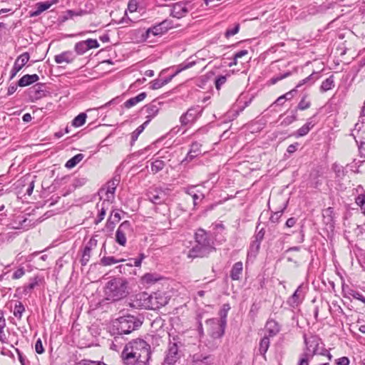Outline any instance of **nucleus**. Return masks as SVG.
Returning <instances> with one entry per match:
<instances>
[{"label":"nucleus","instance_id":"nucleus-59","mask_svg":"<svg viewBox=\"0 0 365 365\" xmlns=\"http://www.w3.org/2000/svg\"><path fill=\"white\" fill-rule=\"evenodd\" d=\"M25 274L24 268H19L13 274V279H17L21 278Z\"/></svg>","mask_w":365,"mask_h":365},{"label":"nucleus","instance_id":"nucleus-13","mask_svg":"<svg viewBox=\"0 0 365 365\" xmlns=\"http://www.w3.org/2000/svg\"><path fill=\"white\" fill-rule=\"evenodd\" d=\"M148 199L153 204H161L164 202L168 195L166 192L160 188H152L147 192Z\"/></svg>","mask_w":365,"mask_h":365},{"label":"nucleus","instance_id":"nucleus-17","mask_svg":"<svg viewBox=\"0 0 365 365\" xmlns=\"http://www.w3.org/2000/svg\"><path fill=\"white\" fill-rule=\"evenodd\" d=\"M96 245L97 240L91 239L85 245L81 259V263L82 266H86L88 264L91 257V250L93 249V247H96Z\"/></svg>","mask_w":365,"mask_h":365},{"label":"nucleus","instance_id":"nucleus-50","mask_svg":"<svg viewBox=\"0 0 365 365\" xmlns=\"http://www.w3.org/2000/svg\"><path fill=\"white\" fill-rule=\"evenodd\" d=\"M239 29H240V25H239V24H236V25L235 26V27H234V28H232V29H228L226 31V32H225V36H226L227 38H229V37H230V36H232L235 35L236 34H237V33H238Z\"/></svg>","mask_w":365,"mask_h":365},{"label":"nucleus","instance_id":"nucleus-61","mask_svg":"<svg viewBox=\"0 0 365 365\" xmlns=\"http://www.w3.org/2000/svg\"><path fill=\"white\" fill-rule=\"evenodd\" d=\"M188 194L190 195L192 197L194 206L197 205V200L199 199H202L204 197L203 195H198L196 193H193L192 192H190V191L188 192Z\"/></svg>","mask_w":365,"mask_h":365},{"label":"nucleus","instance_id":"nucleus-26","mask_svg":"<svg viewBox=\"0 0 365 365\" xmlns=\"http://www.w3.org/2000/svg\"><path fill=\"white\" fill-rule=\"evenodd\" d=\"M147 96L146 93L143 92L139 93L135 97L131 98L124 103V106L126 108H130L135 106L137 103L143 101Z\"/></svg>","mask_w":365,"mask_h":365},{"label":"nucleus","instance_id":"nucleus-40","mask_svg":"<svg viewBox=\"0 0 365 365\" xmlns=\"http://www.w3.org/2000/svg\"><path fill=\"white\" fill-rule=\"evenodd\" d=\"M313 124L312 122H307L306 124H304L302 127H301L297 130V135L298 136H304L307 135L309 131L311 130V128L313 127Z\"/></svg>","mask_w":365,"mask_h":365},{"label":"nucleus","instance_id":"nucleus-23","mask_svg":"<svg viewBox=\"0 0 365 365\" xmlns=\"http://www.w3.org/2000/svg\"><path fill=\"white\" fill-rule=\"evenodd\" d=\"M51 5L52 4L48 1L38 2L36 4V10L30 12V16L36 17L39 16L42 12L48 9Z\"/></svg>","mask_w":365,"mask_h":365},{"label":"nucleus","instance_id":"nucleus-51","mask_svg":"<svg viewBox=\"0 0 365 365\" xmlns=\"http://www.w3.org/2000/svg\"><path fill=\"white\" fill-rule=\"evenodd\" d=\"M290 75H291L290 72H286L285 73H284L282 75H280V76H278L271 78L270 82L272 84H275L279 81H281V80L289 76Z\"/></svg>","mask_w":365,"mask_h":365},{"label":"nucleus","instance_id":"nucleus-8","mask_svg":"<svg viewBox=\"0 0 365 365\" xmlns=\"http://www.w3.org/2000/svg\"><path fill=\"white\" fill-rule=\"evenodd\" d=\"M144 300L148 302L145 307L150 309H159L168 304V297L163 292H154L150 295L143 294Z\"/></svg>","mask_w":365,"mask_h":365},{"label":"nucleus","instance_id":"nucleus-47","mask_svg":"<svg viewBox=\"0 0 365 365\" xmlns=\"http://www.w3.org/2000/svg\"><path fill=\"white\" fill-rule=\"evenodd\" d=\"M230 76V75L227 76H220L215 80V88L217 90H220L221 86L225 83L227 81V77Z\"/></svg>","mask_w":365,"mask_h":365},{"label":"nucleus","instance_id":"nucleus-52","mask_svg":"<svg viewBox=\"0 0 365 365\" xmlns=\"http://www.w3.org/2000/svg\"><path fill=\"white\" fill-rule=\"evenodd\" d=\"M143 279L144 282L147 283H153L158 280L156 277H154L153 274L147 273L143 277Z\"/></svg>","mask_w":365,"mask_h":365},{"label":"nucleus","instance_id":"nucleus-22","mask_svg":"<svg viewBox=\"0 0 365 365\" xmlns=\"http://www.w3.org/2000/svg\"><path fill=\"white\" fill-rule=\"evenodd\" d=\"M38 79L39 77L37 74H26L19 79L18 82V86L20 87L27 86L32 84L33 83L38 81Z\"/></svg>","mask_w":365,"mask_h":365},{"label":"nucleus","instance_id":"nucleus-53","mask_svg":"<svg viewBox=\"0 0 365 365\" xmlns=\"http://www.w3.org/2000/svg\"><path fill=\"white\" fill-rule=\"evenodd\" d=\"M309 106H310V102H309V101H307L305 100V98H303L300 101V102L299 103V104H298V108H299V110H305V109H307V108H309Z\"/></svg>","mask_w":365,"mask_h":365},{"label":"nucleus","instance_id":"nucleus-12","mask_svg":"<svg viewBox=\"0 0 365 365\" xmlns=\"http://www.w3.org/2000/svg\"><path fill=\"white\" fill-rule=\"evenodd\" d=\"M179 359L180 355L177 342L170 341L168 350L165 352L164 363L168 365H174Z\"/></svg>","mask_w":365,"mask_h":365},{"label":"nucleus","instance_id":"nucleus-25","mask_svg":"<svg viewBox=\"0 0 365 365\" xmlns=\"http://www.w3.org/2000/svg\"><path fill=\"white\" fill-rule=\"evenodd\" d=\"M243 270V264L242 262H237L234 264L230 271V277L232 280H239Z\"/></svg>","mask_w":365,"mask_h":365},{"label":"nucleus","instance_id":"nucleus-15","mask_svg":"<svg viewBox=\"0 0 365 365\" xmlns=\"http://www.w3.org/2000/svg\"><path fill=\"white\" fill-rule=\"evenodd\" d=\"M304 299V292L302 285L299 286L294 294L287 299V304L292 308L297 307Z\"/></svg>","mask_w":365,"mask_h":365},{"label":"nucleus","instance_id":"nucleus-2","mask_svg":"<svg viewBox=\"0 0 365 365\" xmlns=\"http://www.w3.org/2000/svg\"><path fill=\"white\" fill-rule=\"evenodd\" d=\"M195 245L188 251V258L205 257L215 250L211 234L205 230L198 229L195 232Z\"/></svg>","mask_w":365,"mask_h":365},{"label":"nucleus","instance_id":"nucleus-38","mask_svg":"<svg viewBox=\"0 0 365 365\" xmlns=\"http://www.w3.org/2000/svg\"><path fill=\"white\" fill-rule=\"evenodd\" d=\"M89 12L86 10L79 9L78 11L68 10L66 11L67 19H73L74 16H82L88 14Z\"/></svg>","mask_w":365,"mask_h":365},{"label":"nucleus","instance_id":"nucleus-30","mask_svg":"<svg viewBox=\"0 0 365 365\" xmlns=\"http://www.w3.org/2000/svg\"><path fill=\"white\" fill-rule=\"evenodd\" d=\"M269 347V337L267 336H264L259 342V351L260 354L264 356Z\"/></svg>","mask_w":365,"mask_h":365},{"label":"nucleus","instance_id":"nucleus-20","mask_svg":"<svg viewBox=\"0 0 365 365\" xmlns=\"http://www.w3.org/2000/svg\"><path fill=\"white\" fill-rule=\"evenodd\" d=\"M111 203L109 200H103L101 203L97 204L98 214L97 219L95 220L96 224H98L104 219L106 211L108 210Z\"/></svg>","mask_w":365,"mask_h":365},{"label":"nucleus","instance_id":"nucleus-10","mask_svg":"<svg viewBox=\"0 0 365 365\" xmlns=\"http://www.w3.org/2000/svg\"><path fill=\"white\" fill-rule=\"evenodd\" d=\"M194 9V5L191 1H181L173 4L171 15L173 17L180 19Z\"/></svg>","mask_w":365,"mask_h":365},{"label":"nucleus","instance_id":"nucleus-6","mask_svg":"<svg viewBox=\"0 0 365 365\" xmlns=\"http://www.w3.org/2000/svg\"><path fill=\"white\" fill-rule=\"evenodd\" d=\"M354 131L356 135L353 133L356 143L359 145V152L361 157L365 158V115L361 113L359 117V123L355 125Z\"/></svg>","mask_w":365,"mask_h":365},{"label":"nucleus","instance_id":"nucleus-28","mask_svg":"<svg viewBox=\"0 0 365 365\" xmlns=\"http://www.w3.org/2000/svg\"><path fill=\"white\" fill-rule=\"evenodd\" d=\"M266 330L269 333V337L273 336L279 331V327L275 321L269 320L267 322Z\"/></svg>","mask_w":365,"mask_h":365},{"label":"nucleus","instance_id":"nucleus-36","mask_svg":"<svg viewBox=\"0 0 365 365\" xmlns=\"http://www.w3.org/2000/svg\"><path fill=\"white\" fill-rule=\"evenodd\" d=\"M42 87H43V84L42 83H38L33 88H31V93H34V97L35 98H40L42 96L44 95L43 90L42 89Z\"/></svg>","mask_w":365,"mask_h":365},{"label":"nucleus","instance_id":"nucleus-63","mask_svg":"<svg viewBox=\"0 0 365 365\" xmlns=\"http://www.w3.org/2000/svg\"><path fill=\"white\" fill-rule=\"evenodd\" d=\"M297 92V88H294L291 90L290 91L286 93L283 95V98L285 100H290L294 97V94Z\"/></svg>","mask_w":365,"mask_h":365},{"label":"nucleus","instance_id":"nucleus-18","mask_svg":"<svg viewBox=\"0 0 365 365\" xmlns=\"http://www.w3.org/2000/svg\"><path fill=\"white\" fill-rule=\"evenodd\" d=\"M119 181V178H114L111 181L108 182V188L106 190H101V194H103V192H105V195L106 196V198L105 200H109L110 202H113V200H114V193Z\"/></svg>","mask_w":365,"mask_h":365},{"label":"nucleus","instance_id":"nucleus-37","mask_svg":"<svg viewBox=\"0 0 365 365\" xmlns=\"http://www.w3.org/2000/svg\"><path fill=\"white\" fill-rule=\"evenodd\" d=\"M165 165V164L164 161L161 160H156L152 163L151 170L154 173H158L164 168Z\"/></svg>","mask_w":365,"mask_h":365},{"label":"nucleus","instance_id":"nucleus-7","mask_svg":"<svg viewBox=\"0 0 365 365\" xmlns=\"http://www.w3.org/2000/svg\"><path fill=\"white\" fill-rule=\"evenodd\" d=\"M227 310L221 311L220 319H211L207 321V324L212 327V336L213 338H220L225 333L227 321Z\"/></svg>","mask_w":365,"mask_h":365},{"label":"nucleus","instance_id":"nucleus-64","mask_svg":"<svg viewBox=\"0 0 365 365\" xmlns=\"http://www.w3.org/2000/svg\"><path fill=\"white\" fill-rule=\"evenodd\" d=\"M352 297L354 299H356L362 302L364 304H365V297L363 294H361V293H359L358 292H354V294H352Z\"/></svg>","mask_w":365,"mask_h":365},{"label":"nucleus","instance_id":"nucleus-4","mask_svg":"<svg viewBox=\"0 0 365 365\" xmlns=\"http://www.w3.org/2000/svg\"><path fill=\"white\" fill-rule=\"evenodd\" d=\"M106 300L115 302L125 297L128 294V282L122 277H115L109 280L104 287Z\"/></svg>","mask_w":365,"mask_h":365},{"label":"nucleus","instance_id":"nucleus-54","mask_svg":"<svg viewBox=\"0 0 365 365\" xmlns=\"http://www.w3.org/2000/svg\"><path fill=\"white\" fill-rule=\"evenodd\" d=\"M138 9V3L136 0H130L128 4V9L130 12H134Z\"/></svg>","mask_w":365,"mask_h":365},{"label":"nucleus","instance_id":"nucleus-34","mask_svg":"<svg viewBox=\"0 0 365 365\" xmlns=\"http://www.w3.org/2000/svg\"><path fill=\"white\" fill-rule=\"evenodd\" d=\"M87 115L84 113H81L79 115H78L72 122V124L75 127H80L86 123Z\"/></svg>","mask_w":365,"mask_h":365},{"label":"nucleus","instance_id":"nucleus-35","mask_svg":"<svg viewBox=\"0 0 365 365\" xmlns=\"http://www.w3.org/2000/svg\"><path fill=\"white\" fill-rule=\"evenodd\" d=\"M123 261H124L123 259H115L113 256H110V257H103L101 259V264L103 265H104V266H109V265H111V264H115V263H118V262H123Z\"/></svg>","mask_w":365,"mask_h":365},{"label":"nucleus","instance_id":"nucleus-58","mask_svg":"<svg viewBox=\"0 0 365 365\" xmlns=\"http://www.w3.org/2000/svg\"><path fill=\"white\" fill-rule=\"evenodd\" d=\"M349 359L346 356H342L336 359V364L337 365H349Z\"/></svg>","mask_w":365,"mask_h":365},{"label":"nucleus","instance_id":"nucleus-19","mask_svg":"<svg viewBox=\"0 0 365 365\" xmlns=\"http://www.w3.org/2000/svg\"><path fill=\"white\" fill-rule=\"evenodd\" d=\"M76 58V56L71 51L62 52L60 54L56 55L54 57L55 62L58 64L63 63H71Z\"/></svg>","mask_w":365,"mask_h":365},{"label":"nucleus","instance_id":"nucleus-32","mask_svg":"<svg viewBox=\"0 0 365 365\" xmlns=\"http://www.w3.org/2000/svg\"><path fill=\"white\" fill-rule=\"evenodd\" d=\"M334 77L333 76H329L326 80H324L321 85L320 89L322 92H326L334 86Z\"/></svg>","mask_w":365,"mask_h":365},{"label":"nucleus","instance_id":"nucleus-16","mask_svg":"<svg viewBox=\"0 0 365 365\" xmlns=\"http://www.w3.org/2000/svg\"><path fill=\"white\" fill-rule=\"evenodd\" d=\"M29 54L25 52L20 55L14 62V66L11 71V78H13L17 73L26 64L29 60Z\"/></svg>","mask_w":365,"mask_h":365},{"label":"nucleus","instance_id":"nucleus-21","mask_svg":"<svg viewBox=\"0 0 365 365\" xmlns=\"http://www.w3.org/2000/svg\"><path fill=\"white\" fill-rule=\"evenodd\" d=\"M145 110L147 113V120L145 122H144V125H148L150 121L158 115L159 107L158 104L150 103L145 106Z\"/></svg>","mask_w":365,"mask_h":365},{"label":"nucleus","instance_id":"nucleus-33","mask_svg":"<svg viewBox=\"0 0 365 365\" xmlns=\"http://www.w3.org/2000/svg\"><path fill=\"white\" fill-rule=\"evenodd\" d=\"M319 75L318 73H312L311 75H309L308 77L305 78L302 81H301L297 86H296V88H299L304 84L306 83H313L317 79H318Z\"/></svg>","mask_w":365,"mask_h":365},{"label":"nucleus","instance_id":"nucleus-46","mask_svg":"<svg viewBox=\"0 0 365 365\" xmlns=\"http://www.w3.org/2000/svg\"><path fill=\"white\" fill-rule=\"evenodd\" d=\"M146 125H144V123H143L141 125L138 126L133 132L132 135H131V138H132L133 141H135L138 139L139 135L144 130Z\"/></svg>","mask_w":365,"mask_h":365},{"label":"nucleus","instance_id":"nucleus-55","mask_svg":"<svg viewBox=\"0 0 365 365\" xmlns=\"http://www.w3.org/2000/svg\"><path fill=\"white\" fill-rule=\"evenodd\" d=\"M145 258V255L143 253L139 255V257L136 259H130V261H133L134 266L140 267L143 259Z\"/></svg>","mask_w":365,"mask_h":365},{"label":"nucleus","instance_id":"nucleus-44","mask_svg":"<svg viewBox=\"0 0 365 365\" xmlns=\"http://www.w3.org/2000/svg\"><path fill=\"white\" fill-rule=\"evenodd\" d=\"M39 281L40 279L38 277L31 279V282L25 287V291L28 292L34 289L38 284Z\"/></svg>","mask_w":365,"mask_h":365},{"label":"nucleus","instance_id":"nucleus-5","mask_svg":"<svg viewBox=\"0 0 365 365\" xmlns=\"http://www.w3.org/2000/svg\"><path fill=\"white\" fill-rule=\"evenodd\" d=\"M142 322L134 316L128 315L119 317L113 324L118 334H128L136 329Z\"/></svg>","mask_w":365,"mask_h":365},{"label":"nucleus","instance_id":"nucleus-62","mask_svg":"<svg viewBox=\"0 0 365 365\" xmlns=\"http://www.w3.org/2000/svg\"><path fill=\"white\" fill-rule=\"evenodd\" d=\"M264 233H265V231L263 228H262L261 230H259L257 233L255 235V239L259 241V242H262V240H263L264 238Z\"/></svg>","mask_w":365,"mask_h":365},{"label":"nucleus","instance_id":"nucleus-9","mask_svg":"<svg viewBox=\"0 0 365 365\" xmlns=\"http://www.w3.org/2000/svg\"><path fill=\"white\" fill-rule=\"evenodd\" d=\"M133 233V228L129 221L123 222L117 229L115 233V241L121 245L125 246L127 242V236H130Z\"/></svg>","mask_w":365,"mask_h":365},{"label":"nucleus","instance_id":"nucleus-27","mask_svg":"<svg viewBox=\"0 0 365 365\" xmlns=\"http://www.w3.org/2000/svg\"><path fill=\"white\" fill-rule=\"evenodd\" d=\"M195 61H189V62H184L178 65L175 72L172 76H169L168 78H167L165 79H163V81H166V84L168 83L173 79V78L174 76L178 75L181 71L191 68L192 66L195 65Z\"/></svg>","mask_w":365,"mask_h":365},{"label":"nucleus","instance_id":"nucleus-45","mask_svg":"<svg viewBox=\"0 0 365 365\" xmlns=\"http://www.w3.org/2000/svg\"><path fill=\"white\" fill-rule=\"evenodd\" d=\"M165 85H166V81H163V79H155L151 82L150 88L156 90L162 88Z\"/></svg>","mask_w":365,"mask_h":365},{"label":"nucleus","instance_id":"nucleus-56","mask_svg":"<svg viewBox=\"0 0 365 365\" xmlns=\"http://www.w3.org/2000/svg\"><path fill=\"white\" fill-rule=\"evenodd\" d=\"M35 350L36 353L39 354H43L44 352V349L43 347V344L40 339H38L36 342Z\"/></svg>","mask_w":365,"mask_h":365},{"label":"nucleus","instance_id":"nucleus-49","mask_svg":"<svg viewBox=\"0 0 365 365\" xmlns=\"http://www.w3.org/2000/svg\"><path fill=\"white\" fill-rule=\"evenodd\" d=\"M88 49L96 48L99 47V43L96 39L88 38L84 41Z\"/></svg>","mask_w":365,"mask_h":365},{"label":"nucleus","instance_id":"nucleus-48","mask_svg":"<svg viewBox=\"0 0 365 365\" xmlns=\"http://www.w3.org/2000/svg\"><path fill=\"white\" fill-rule=\"evenodd\" d=\"M333 209L331 207H329L324 211L323 216L325 220L326 223H330L332 221V215Z\"/></svg>","mask_w":365,"mask_h":365},{"label":"nucleus","instance_id":"nucleus-11","mask_svg":"<svg viewBox=\"0 0 365 365\" xmlns=\"http://www.w3.org/2000/svg\"><path fill=\"white\" fill-rule=\"evenodd\" d=\"M202 110L203 109L199 106L190 108L186 113L180 116L181 125H186L193 123L201 115Z\"/></svg>","mask_w":365,"mask_h":365},{"label":"nucleus","instance_id":"nucleus-24","mask_svg":"<svg viewBox=\"0 0 365 365\" xmlns=\"http://www.w3.org/2000/svg\"><path fill=\"white\" fill-rule=\"evenodd\" d=\"M201 145L197 142L192 143L190 151L188 152L185 160L191 161L201 153Z\"/></svg>","mask_w":365,"mask_h":365},{"label":"nucleus","instance_id":"nucleus-1","mask_svg":"<svg viewBox=\"0 0 365 365\" xmlns=\"http://www.w3.org/2000/svg\"><path fill=\"white\" fill-rule=\"evenodd\" d=\"M150 354V346L145 340L137 339L125 345L121 356L126 365H145Z\"/></svg>","mask_w":365,"mask_h":365},{"label":"nucleus","instance_id":"nucleus-57","mask_svg":"<svg viewBox=\"0 0 365 365\" xmlns=\"http://www.w3.org/2000/svg\"><path fill=\"white\" fill-rule=\"evenodd\" d=\"M260 244H261V242L255 239L250 245V250L252 252H258V250L260 247Z\"/></svg>","mask_w":365,"mask_h":365},{"label":"nucleus","instance_id":"nucleus-29","mask_svg":"<svg viewBox=\"0 0 365 365\" xmlns=\"http://www.w3.org/2000/svg\"><path fill=\"white\" fill-rule=\"evenodd\" d=\"M84 158V155L81 153L77 154L73 158H71L70 160H68L65 166L67 168H74L78 163H80Z\"/></svg>","mask_w":365,"mask_h":365},{"label":"nucleus","instance_id":"nucleus-43","mask_svg":"<svg viewBox=\"0 0 365 365\" xmlns=\"http://www.w3.org/2000/svg\"><path fill=\"white\" fill-rule=\"evenodd\" d=\"M355 202L360 207L362 212L365 215V194L359 195L355 198Z\"/></svg>","mask_w":365,"mask_h":365},{"label":"nucleus","instance_id":"nucleus-39","mask_svg":"<svg viewBox=\"0 0 365 365\" xmlns=\"http://www.w3.org/2000/svg\"><path fill=\"white\" fill-rule=\"evenodd\" d=\"M75 51L78 55H82L88 51L84 41H79L75 45Z\"/></svg>","mask_w":365,"mask_h":365},{"label":"nucleus","instance_id":"nucleus-60","mask_svg":"<svg viewBox=\"0 0 365 365\" xmlns=\"http://www.w3.org/2000/svg\"><path fill=\"white\" fill-rule=\"evenodd\" d=\"M134 265L133 261H130V262L127 263L125 264H120L117 267V268L119 269V272L120 273H125V269L127 267H131Z\"/></svg>","mask_w":365,"mask_h":365},{"label":"nucleus","instance_id":"nucleus-3","mask_svg":"<svg viewBox=\"0 0 365 365\" xmlns=\"http://www.w3.org/2000/svg\"><path fill=\"white\" fill-rule=\"evenodd\" d=\"M304 343L306 349L301 355L299 365H309V360L319 355L327 356L328 361L331 360V354L324 347V344L319 337L316 336H312L309 339L304 337Z\"/></svg>","mask_w":365,"mask_h":365},{"label":"nucleus","instance_id":"nucleus-31","mask_svg":"<svg viewBox=\"0 0 365 365\" xmlns=\"http://www.w3.org/2000/svg\"><path fill=\"white\" fill-rule=\"evenodd\" d=\"M210 363V356H194L192 365H209Z\"/></svg>","mask_w":365,"mask_h":365},{"label":"nucleus","instance_id":"nucleus-14","mask_svg":"<svg viewBox=\"0 0 365 365\" xmlns=\"http://www.w3.org/2000/svg\"><path fill=\"white\" fill-rule=\"evenodd\" d=\"M169 21L165 20L161 22L160 24L155 25L151 28H149L146 31L145 35L143 37L145 39H147L150 37V34L153 36H158L164 34L166 32L170 26H169Z\"/></svg>","mask_w":365,"mask_h":365},{"label":"nucleus","instance_id":"nucleus-41","mask_svg":"<svg viewBox=\"0 0 365 365\" xmlns=\"http://www.w3.org/2000/svg\"><path fill=\"white\" fill-rule=\"evenodd\" d=\"M332 169L335 173L336 178L341 179L345 176V172H344L343 166H341L339 164L334 163L332 166Z\"/></svg>","mask_w":365,"mask_h":365},{"label":"nucleus","instance_id":"nucleus-42","mask_svg":"<svg viewBox=\"0 0 365 365\" xmlns=\"http://www.w3.org/2000/svg\"><path fill=\"white\" fill-rule=\"evenodd\" d=\"M25 311L24 306L21 302H19L14 307V315L18 319H21L22 317V314Z\"/></svg>","mask_w":365,"mask_h":365}]
</instances>
